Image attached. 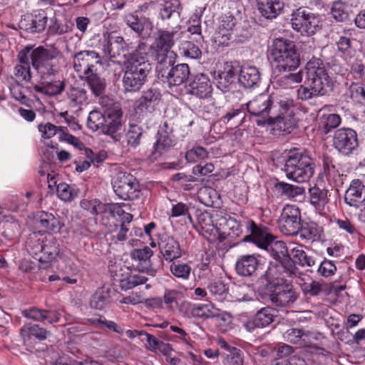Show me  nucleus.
Instances as JSON below:
<instances>
[{
    "label": "nucleus",
    "mask_w": 365,
    "mask_h": 365,
    "mask_svg": "<svg viewBox=\"0 0 365 365\" xmlns=\"http://www.w3.org/2000/svg\"><path fill=\"white\" fill-rule=\"evenodd\" d=\"M128 48L127 43L116 31L103 32L101 49L104 56L113 62L123 63V88L127 92H135L143 86L151 70L147 58L149 48L141 43L127 56Z\"/></svg>",
    "instance_id": "1"
},
{
    "label": "nucleus",
    "mask_w": 365,
    "mask_h": 365,
    "mask_svg": "<svg viewBox=\"0 0 365 365\" xmlns=\"http://www.w3.org/2000/svg\"><path fill=\"white\" fill-rule=\"evenodd\" d=\"M60 57V51L55 48H44L39 46L31 53V63L41 77V86L38 91L41 93L56 96L63 91V81L55 78L61 71Z\"/></svg>",
    "instance_id": "2"
},
{
    "label": "nucleus",
    "mask_w": 365,
    "mask_h": 365,
    "mask_svg": "<svg viewBox=\"0 0 365 365\" xmlns=\"http://www.w3.org/2000/svg\"><path fill=\"white\" fill-rule=\"evenodd\" d=\"M304 84L297 91L299 99L307 101L325 95L331 89L332 81L319 59L309 61L305 67Z\"/></svg>",
    "instance_id": "3"
},
{
    "label": "nucleus",
    "mask_w": 365,
    "mask_h": 365,
    "mask_svg": "<svg viewBox=\"0 0 365 365\" xmlns=\"http://www.w3.org/2000/svg\"><path fill=\"white\" fill-rule=\"evenodd\" d=\"M182 32L179 28L172 31L159 30L158 37L152 47L148 46V52L151 51V56L156 61V71L165 76V69L171 67L175 63L176 54L171 51L175 41L181 38Z\"/></svg>",
    "instance_id": "4"
},
{
    "label": "nucleus",
    "mask_w": 365,
    "mask_h": 365,
    "mask_svg": "<svg viewBox=\"0 0 365 365\" xmlns=\"http://www.w3.org/2000/svg\"><path fill=\"white\" fill-rule=\"evenodd\" d=\"M122 111L118 105L113 109L108 108L106 115L98 110H93L88 114L87 126L93 130H101V133L109 135L115 141L120 140L118 131L121 128Z\"/></svg>",
    "instance_id": "5"
},
{
    "label": "nucleus",
    "mask_w": 365,
    "mask_h": 365,
    "mask_svg": "<svg viewBox=\"0 0 365 365\" xmlns=\"http://www.w3.org/2000/svg\"><path fill=\"white\" fill-rule=\"evenodd\" d=\"M246 228L249 235L243 238L244 242H252L258 247L269 251L276 259H280L289 254V245L287 247L282 241H274L270 234L253 221L247 222Z\"/></svg>",
    "instance_id": "6"
},
{
    "label": "nucleus",
    "mask_w": 365,
    "mask_h": 365,
    "mask_svg": "<svg viewBox=\"0 0 365 365\" xmlns=\"http://www.w3.org/2000/svg\"><path fill=\"white\" fill-rule=\"evenodd\" d=\"M284 170L287 178L297 182L308 181L314 173L312 159L297 149L289 151Z\"/></svg>",
    "instance_id": "7"
},
{
    "label": "nucleus",
    "mask_w": 365,
    "mask_h": 365,
    "mask_svg": "<svg viewBox=\"0 0 365 365\" xmlns=\"http://www.w3.org/2000/svg\"><path fill=\"white\" fill-rule=\"evenodd\" d=\"M269 58L279 71H292L299 66V57L292 41L276 38L269 48Z\"/></svg>",
    "instance_id": "8"
},
{
    "label": "nucleus",
    "mask_w": 365,
    "mask_h": 365,
    "mask_svg": "<svg viewBox=\"0 0 365 365\" xmlns=\"http://www.w3.org/2000/svg\"><path fill=\"white\" fill-rule=\"evenodd\" d=\"M291 22L293 29L308 36L314 34L322 27L320 16L304 8L292 14Z\"/></svg>",
    "instance_id": "9"
},
{
    "label": "nucleus",
    "mask_w": 365,
    "mask_h": 365,
    "mask_svg": "<svg viewBox=\"0 0 365 365\" xmlns=\"http://www.w3.org/2000/svg\"><path fill=\"white\" fill-rule=\"evenodd\" d=\"M112 185L115 193L125 200H135L140 193L139 184L136 179L132 175L126 173H117L112 180Z\"/></svg>",
    "instance_id": "10"
},
{
    "label": "nucleus",
    "mask_w": 365,
    "mask_h": 365,
    "mask_svg": "<svg viewBox=\"0 0 365 365\" xmlns=\"http://www.w3.org/2000/svg\"><path fill=\"white\" fill-rule=\"evenodd\" d=\"M334 148L342 155L356 154L359 148L356 132L349 128H341L334 131L332 138Z\"/></svg>",
    "instance_id": "11"
},
{
    "label": "nucleus",
    "mask_w": 365,
    "mask_h": 365,
    "mask_svg": "<svg viewBox=\"0 0 365 365\" xmlns=\"http://www.w3.org/2000/svg\"><path fill=\"white\" fill-rule=\"evenodd\" d=\"M247 107L251 115L261 118L257 120V123L259 125H263L267 121L270 120V113L276 106H273V102L268 95L261 94L249 101Z\"/></svg>",
    "instance_id": "12"
},
{
    "label": "nucleus",
    "mask_w": 365,
    "mask_h": 365,
    "mask_svg": "<svg viewBox=\"0 0 365 365\" xmlns=\"http://www.w3.org/2000/svg\"><path fill=\"white\" fill-rule=\"evenodd\" d=\"M280 230L286 235H297L301 228V212L295 205H287L280 215Z\"/></svg>",
    "instance_id": "13"
},
{
    "label": "nucleus",
    "mask_w": 365,
    "mask_h": 365,
    "mask_svg": "<svg viewBox=\"0 0 365 365\" xmlns=\"http://www.w3.org/2000/svg\"><path fill=\"white\" fill-rule=\"evenodd\" d=\"M51 9H38L31 14H26L21 16L19 26L21 29L29 33H41L46 27L49 14Z\"/></svg>",
    "instance_id": "14"
},
{
    "label": "nucleus",
    "mask_w": 365,
    "mask_h": 365,
    "mask_svg": "<svg viewBox=\"0 0 365 365\" xmlns=\"http://www.w3.org/2000/svg\"><path fill=\"white\" fill-rule=\"evenodd\" d=\"M73 68L80 78L92 73V68L96 63H101L100 55L95 51L84 50L73 56Z\"/></svg>",
    "instance_id": "15"
},
{
    "label": "nucleus",
    "mask_w": 365,
    "mask_h": 365,
    "mask_svg": "<svg viewBox=\"0 0 365 365\" xmlns=\"http://www.w3.org/2000/svg\"><path fill=\"white\" fill-rule=\"evenodd\" d=\"M38 131L41 137L45 139L51 138L55 135H58L60 141H66L74 145L80 147L81 143L79 139L67 132V128L64 127H57L51 123H41L38 126Z\"/></svg>",
    "instance_id": "16"
},
{
    "label": "nucleus",
    "mask_w": 365,
    "mask_h": 365,
    "mask_svg": "<svg viewBox=\"0 0 365 365\" xmlns=\"http://www.w3.org/2000/svg\"><path fill=\"white\" fill-rule=\"evenodd\" d=\"M190 308L189 316H192V318L199 319H210L221 317L223 320L230 319V315L226 312H222L220 309L215 307V306L210 302L206 304H187Z\"/></svg>",
    "instance_id": "17"
},
{
    "label": "nucleus",
    "mask_w": 365,
    "mask_h": 365,
    "mask_svg": "<svg viewBox=\"0 0 365 365\" xmlns=\"http://www.w3.org/2000/svg\"><path fill=\"white\" fill-rule=\"evenodd\" d=\"M273 304L279 307H286L293 304L297 294L289 284L277 282L269 295Z\"/></svg>",
    "instance_id": "18"
},
{
    "label": "nucleus",
    "mask_w": 365,
    "mask_h": 365,
    "mask_svg": "<svg viewBox=\"0 0 365 365\" xmlns=\"http://www.w3.org/2000/svg\"><path fill=\"white\" fill-rule=\"evenodd\" d=\"M124 21L138 36L141 38L150 36L153 29V23L148 18L145 16L139 17L135 14L125 15Z\"/></svg>",
    "instance_id": "19"
},
{
    "label": "nucleus",
    "mask_w": 365,
    "mask_h": 365,
    "mask_svg": "<svg viewBox=\"0 0 365 365\" xmlns=\"http://www.w3.org/2000/svg\"><path fill=\"white\" fill-rule=\"evenodd\" d=\"M153 255V250L147 246L143 249H135L130 254L132 260L135 262V265L139 272H145L154 276L156 271L152 267L150 259Z\"/></svg>",
    "instance_id": "20"
},
{
    "label": "nucleus",
    "mask_w": 365,
    "mask_h": 365,
    "mask_svg": "<svg viewBox=\"0 0 365 365\" xmlns=\"http://www.w3.org/2000/svg\"><path fill=\"white\" fill-rule=\"evenodd\" d=\"M266 124L272 125V130L275 134L289 133L297 125V120L292 115L288 114L279 115L277 116H270V120L267 121Z\"/></svg>",
    "instance_id": "21"
},
{
    "label": "nucleus",
    "mask_w": 365,
    "mask_h": 365,
    "mask_svg": "<svg viewBox=\"0 0 365 365\" xmlns=\"http://www.w3.org/2000/svg\"><path fill=\"white\" fill-rule=\"evenodd\" d=\"M190 93L199 98L210 96L212 88L208 77L202 73L195 76L189 84Z\"/></svg>",
    "instance_id": "22"
},
{
    "label": "nucleus",
    "mask_w": 365,
    "mask_h": 365,
    "mask_svg": "<svg viewBox=\"0 0 365 365\" xmlns=\"http://www.w3.org/2000/svg\"><path fill=\"white\" fill-rule=\"evenodd\" d=\"M34 49L26 48L19 53V63L14 67V74L17 81L29 82L31 80V74L29 65V59Z\"/></svg>",
    "instance_id": "23"
},
{
    "label": "nucleus",
    "mask_w": 365,
    "mask_h": 365,
    "mask_svg": "<svg viewBox=\"0 0 365 365\" xmlns=\"http://www.w3.org/2000/svg\"><path fill=\"white\" fill-rule=\"evenodd\" d=\"M165 69V76L167 78L169 86H177L182 84L187 81L190 75V68L186 63L178 64L176 66L173 67L170 69ZM159 75H162L161 73H158Z\"/></svg>",
    "instance_id": "24"
},
{
    "label": "nucleus",
    "mask_w": 365,
    "mask_h": 365,
    "mask_svg": "<svg viewBox=\"0 0 365 365\" xmlns=\"http://www.w3.org/2000/svg\"><path fill=\"white\" fill-rule=\"evenodd\" d=\"M240 68L238 65L231 63H226L224 66V71L218 74L217 86L222 92H226L230 86L235 82L236 76L240 74Z\"/></svg>",
    "instance_id": "25"
},
{
    "label": "nucleus",
    "mask_w": 365,
    "mask_h": 365,
    "mask_svg": "<svg viewBox=\"0 0 365 365\" xmlns=\"http://www.w3.org/2000/svg\"><path fill=\"white\" fill-rule=\"evenodd\" d=\"M36 224L42 232H58L61 228V223L52 213L42 212L36 218Z\"/></svg>",
    "instance_id": "26"
},
{
    "label": "nucleus",
    "mask_w": 365,
    "mask_h": 365,
    "mask_svg": "<svg viewBox=\"0 0 365 365\" xmlns=\"http://www.w3.org/2000/svg\"><path fill=\"white\" fill-rule=\"evenodd\" d=\"M259 13L266 19L276 18L284 7L282 0H256Z\"/></svg>",
    "instance_id": "27"
},
{
    "label": "nucleus",
    "mask_w": 365,
    "mask_h": 365,
    "mask_svg": "<svg viewBox=\"0 0 365 365\" xmlns=\"http://www.w3.org/2000/svg\"><path fill=\"white\" fill-rule=\"evenodd\" d=\"M250 220H245L243 222L238 221L235 217L228 216L222 217L220 220V226L222 227L225 232H227V235L231 237H237L242 233V227L245 228L246 235H249L247 231L246 222Z\"/></svg>",
    "instance_id": "28"
},
{
    "label": "nucleus",
    "mask_w": 365,
    "mask_h": 365,
    "mask_svg": "<svg viewBox=\"0 0 365 365\" xmlns=\"http://www.w3.org/2000/svg\"><path fill=\"white\" fill-rule=\"evenodd\" d=\"M239 83L245 88H254L260 81V73L258 68L253 66H243L239 74Z\"/></svg>",
    "instance_id": "29"
},
{
    "label": "nucleus",
    "mask_w": 365,
    "mask_h": 365,
    "mask_svg": "<svg viewBox=\"0 0 365 365\" xmlns=\"http://www.w3.org/2000/svg\"><path fill=\"white\" fill-rule=\"evenodd\" d=\"M160 99V93L155 89H148L143 92L138 101L136 109L141 112H152Z\"/></svg>",
    "instance_id": "30"
},
{
    "label": "nucleus",
    "mask_w": 365,
    "mask_h": 365,
    "mask_svg": "<svg viewBox=\"0 0 365 365\" xmlns=\"http://www.w3.org/2000/svg\"><path fill=\"white\" fill-rule=\"evenodd\" d=\"M309 201L318 212L319 217L323 218L324 210L325 205L327 204L329 199L327 197V190L325 189H320L317 186L310 187L309 190Z\"/></svg>",
    "instance_id": "31"
},
{
    "label": "nucleus",
    "mask_w": 365,
    "mask_h": 365,
    "mask_svg": "<svg viewBox=\"0 0 365 365\" xmlns=\"http://www.w3.org/2000/svg\"><path fill=\"white\" fill-rule=\"evenodd\" d=\"M364 185L359 180H353L344 195V202L351 207H358L362 196Z\"/></svg>",
    "instance_id": "32"
},
{
    "label": "nucleus",
    "mask_w": 365,
    "mask_h": 365,
    "mask_svg": "<svg viewBox=\"0 0 365 365\" xmlns=\"http://www.w3.org/2000/svg\"><path fill=\"white\" fill-rule=\"evenodd\" d=\"M176 144V139L171 133L161 132L158 133V138L154 145L153 158L157 159L159 156L168 151Z\"/></svg>",
    "instance_id": "33"
},
{
    "label": "nucleus",
    "mask_w": 365,
    "mask_h": 365,
    "mask_svg": "<svg viewBox=\"0 0 365 365\" xmlns=\"http://www.w3.org/2000/svg\"><path fill=\"white\" fill-rule=\"evenodd\" d=\"M257 266L258 261L255 255H243L236 262V270L239 274L248 277L255 272Z\"/></svg>",
    "instance_id": "34"
},
{
    "label": "nucleus",
    "mask_w": 365,
    "mask_h": 365,
    "mask_svg": "<svg viewBox=\"0 0 365 365\" xmlns=\"http://www.w3.org/2000/svg\"><path fill=\"white\" fill-rule=\"evenodd\" d=\"M59 253L58 244L56 239L52 235L45 237L43 250L38 257L41 262L47 263L56 259Z\"/></svg>",
    "instance_id": "35"
},
{
    "label": "nucleus",
    "mask_w": 365,
    "mask_h": 365,
    "mask_svg": "<svg viewBox=\"0 0 365 365\" xmlns=\"http://www.w3.org/2000/svg\"><path fill=\"white\" fill-rule=\"evenodd\" d=\"M289 255L292 257L296 263L302 267H312L315 264L314 259L306 254L302 245L294 242L289 243Z\"/></svg>",
    "instance_id": "36"
},
{
    "label": "nucleus",
    "mask_w": 365,
    "mask_h": 365,
    "mask_svg": "<svg viewBox=\"0 0 365 365\" xmlns=\"http://www.w3.org/2000/svg\"><path fill=\"white\" fill-rule=\"evenodd\" d=\"M22 314L28 319L37 322L48 321L49 323H53L57 322L59 319L58 314L57 313L48 312L44 309H38L35 307L23 310Z\"/></svg>",
    "instance_id": "37"
},
{
    "label": "nucleus",
    "mask_w": 365,
    "mask_h": 365,
    "mask_svg": "<svg viewBox=\"0 0 365 365\" xmlns=\"http://www.w3.org/2000/svg\"><path fill=\"white\" fill-rule=\"evenodd\" d=\"M161 253L166 261L172 262L182 256L180 245L173 237L167 238L162 244Z\"/></svg>",
    "instance_id": "38"
},
{
    "label": "nucleus",
    "mask_w": 365,
    "mask_h": 365,
    "mask_svg": "<svg viewBox=\"0 0 365 365\" xmlns=\"http://www.w3.org/2000/svg\"><path fill=\"white\" fill-rule=\"evenodd\" d=\"M118 134L121 137L119 142L123 146L125 143L128 146L135 148L140 143L142 129L137 125H130L124 137L120 133Z\"/></svg>",
    "instance_id": "39"
},
{
    "label": "nucleus",
    "mask_w": 365,
    "mask_h": 365,
    "mask_svg": "<svg viewBox=\"0 0 365 365\" xmlns=\"http://www.w3.org/2000/svg\"><path fill=\"white\" fill-rule=\"evenodd\" d=\"M111 204H103L97 199H83L81 201V207L93 215L103 214L108 217Z\"/></svg>",
    "instance_id": "40"
},
{
    "label": "nucleus",
    "mask_w": 365,
    "mask_h": 365,
    "mask_svg": "<svg viewBox=\"0 0 365 365\" xmlns=\"http://www.w3.org/2000/svg\"><path fill=\"white\" fill-rule=\"evenodd\" d=\"M283 338L287 342L297 344L300 346H307L308 332L302 329H289L283 334Z\"/></svg>",
    "instance_id": "41"
},
{
    "label": "nucleus",
    "mask_w": 365,
    "mask_h": 365,
    "mask_svg": "<svg viewBox=\"0 0 365 365\" xmlns=\"http://www.w3.org/2000/svg\"><path fill=\"white\" fill-rule=\"evenodd\" d=\"M274 316L275 311L274 309L269 307H264L256 313L252 319V323L255 327H265L273 322Z\"/></svg>",
    "instance_id": "42"
},
{
    "label": "nucleus",
    "mask_w": 365,
    "mask_h": 365,
    "mask_svg": "<svg viewBox=\"0 0 365 365\" xmlns=\"http://www.w3.org/2000/svg\"><path fill=\"white\" fill-rule=\"evenodd\" d=\"M110 289L102 287L96 290L90 300L91 307L96 309H103L109 302Z\"/></svg>",
    "instance_id": "43"
},
{
    "label": "nucleus",
    "mask_w": 365,
    "mask_h": 365,
    "mask_svg": "<svg viewBox=\"0 0 365 365\" xmlns=\"http://www.w3.org/2000/svg\"><path fill=\"white\" fill-rule=\"evenodd\" d=\"M46 334L47 331L38 325L25 324L20 331L21 336L25 345H26L31 336L43 340L46 338Z\"/></svg>",
    "instance_id": "44"
},
{
    "label": "nucleus",
    "mask_w": 365,
    "mask_h": 365,
    "mask_svg": "<svg viewBox=\"0 0 365 365\" xmlns=\"http://www.w3.org/2000/svg\"><path fill=\"white\" fill-rule=\"evenodd\" d=\"M323 232L322 226L315 222H309L305 227L300 228L301 237L308 240H320L323 236Z\"/></svg>",
    "instance_id": "45"
},
{
    "label": "nucleus",
    "mask_w": 365,
    "mask_h": 365,
    "mask_svg": "<svg viewBox=\"0 0 365 365\" xmlns=\"http://www.w3.org/2000/svg\"><path fill=\"white\" fill-rule=\"evenodd\" d=\"M69 105L73 108H77L88 103L86 91L83 88H72L68 92Z\"/></svg>",
    "instance_id": "46"
},
{
    "label": "nucleus",
    "mask_w": 365,
    "mask_h": 365,
    "mask_svg": "<svg viewBox=\"0 0 365 365\" xmlns=\"http://www.w3.org/2000/svg\"><path fill=\"white\" fill-rule=\"evenodd\" d=\"M232 33L233 31L226 30L218 26L212 38L215 47L228 46L232 38Z\"/></svg>",
    "instance_id": "47"
},
{
    "label": "nucleus",
    "mask_w": 365,
    "mask_h": 365,
    "mask_svg": "<svg viewBox=\"0 0 365 365\" xmlns=\"http://www.w3.org/2000/svg\"><path fill=\"white\" fill-rule=\"evenodd\" d=\"M38 237V234L35 232L31 234L26 242V246L30 255L38 259V257L41 256L42 250H43L45 240H41Z\"/></svg>",
    "instance_id": "48"
},
{
    "label": "nucleus",
    "mask_w": 365,
    "mask_h": 365,
    "mask_svg": "<svg viewBox=\"0 0 365 365\" xmlns=\"http://www.w3.org/2000/svg\"><path fill=\"white\" fill-rule=\"evenodd\" d=\"M213 217L207 212L200 214L197 217V222L201 229L206 233L215 235L219 232L217 225L214 224Z\"/></svg>",
    "instance_id": "49"
},
{
    "label": "nucleus",
    "mask_w": 365,
    "mask_h": 365,
    "mask_svg": "<svg viewBox=\"0 0 365 365\" xmlns=\"http://www.w3.org/2000/svg\"><path fill=\"white\" fill-rule=\"evenodd\" d=\"M83 78H86L87 83L96 96L102 95L106 88L105 80L101 78L98 75L92 73L84 76Z\"/></svg>",
    "instance_id": "50"
},
{
    "label": "nucleus",
    "mask_w": 365,
    "mask_h": 365,
    "mask_svg": "<svg viewBox=\"0 0 365 365\" xmlns=\"http://www.w3.org/2000/svg\"><path fill=\"white\" fill-rule=\"evenodd\" d=\"M123 207H125V205L121 206L118 204H111L108 217H110L113 219H119L121 222V225H126V223H130L133 220V215L126 212Z\"/></svg>",
    "instance_id": "51"
},
{
    "label": "nucleus",
    "mask_w": 365,
    "mask_h": 365,
    "mask_svg": "<svg viewBox=\"0 0 365 365\" xmlns=\"http://www.w3.org/2000/svg\"><path fill=\"white\" fill-rule=\"evenodd\" d=\"M303 79V72L299 71L294 73L283 75L276 78L277 83L283 88H292L296 84L302 82Z\"/></svg>",
    "instance_id": "52"
},
{
    "label": "nucleus",
    "mask_w": 365,
    "mask_h": 365,
    "mask_svg": "<svg viewBox=\"0 0 365 365\" xmlns=\"http://www.w3.org/2000/svg\"><path fill=\"white\" fill-rule=\"evenodd\" d=\"M276 188L279 192L289 198H294L302 195L304 192V189L302 187L293 185L283 182H278L276 185Z\"/></svg>",
    "instance_id": "53"
},
{
    "label": "nucleus",
    "mask_w": 365,
    "mask_h": 365,
    "mask_svg": "<svg viewBox=\"0 0 365 365\" xmlns=\"http://www.w3.org/2000/svg\"><path fill=\"white\" fill-rule=\"evenodd\" d=\"M209 293L215 300L223 301L226 299L228 289L222 282H214L207 286Z\"/></svg>",
    "instance_id": "54"
},
{
    "label": "nucleus",
    "mask_w": 365,
    "mask_h": 365,
    "mask_svg": "<svg viewBox=\"0 0 365 365\" xmlns=\"http://www.w3.org/2000/svg\"><path fill=\"white\" fill-rule=\"evenodd\" d=\"M179 49L181 54L189 58L197 59L200 58L202 55V52L198 46L191 41L182 42Z\"/></svg>",
    "instance_id": "55"
},
{
    "label": "nucleus",
    "mask_w": 365,
    "mask_h": 365,
    "mask_svg": "<svg viewBox=\"0 0 365 365\" xmlns=\"http://www.w3.org/2000/svg\"><path fill=\"white\" fill-rule=\"evenodd\" d=\"M148 278L140 274H130L120 280V287L127 290L132 289L138 285L145 284Z\"/></svg>",
    "instance_id": "56"
},
{
    "label": "nucleus",
    "mask_w": 365,
    "mask_h": 365,
    "mask_svg": "<svg viewBox=\"0 0 365 365\" xmlns=\"http://www.w3.org/2000/svg\"><path fill=\"white\" fill-rule=\"evenodd\" d=\"M170 270L175 277L187 280L190 277L192 269L188 264L173 262L170 267Z\"/></svg>",
    "instance_id": "57"
},
{
    "label": "nucleus",
    "mask_w": 365,
    "mask_h": 365,
    "mask_svg": "<svg viewBox=\"0 0 365 365\" xmlns=\"http://www.w3.org/2000/svg\"><path fill=\"white\" fill-rule=\"evenodd\" d=\"M56 194L63 201H71L78 195V192L69 185L62 182L56 187Z\"/></svg>",
    "instance_id": "58"
},
{
    "label": "nucleus",
    "mask_w": 365,
    "mask_h": 365,
    "mask_svg": "<svg viewBox=\"0 0 365 365\" xmlns=\"http://www.w3.org/2000/svg\"><path fill=\"white\" fill-rule=\"evenodd\" d=\"M207 150L201 146H195L187 150L185 153V159L190 163H195L200 160L207 158Z\"/></svg>",
    "instance_id": "59"
},
{
    "label": "nucleus",
    "mask_w": 365,
    "mask_h": 365,
    "mask_svg": "<svg viewBox=\"0 0 365 365\" xmlns=\"http://www.w3.org/2000/svg\"><path fill=\"white\" fill-rule=\"evenodd\" d=\"M180 4L178 0L166 1L160 9V15L162 19H169L174 12L180 14Z\"/></svg>",
    "instance_id": "60"
},
{
    "label": "nucleus",
    "mask_w": 365,
    "mask_h": 365,
    "mask_svg": "<svg viewBox=\"0 0 365 365\" xmlns=\"http://www.w3.org/2000/svg\"><path fill=\"white\" fill-rule=\"evenodd\" d=\"M177 295L178 292L174 289H166L164 292L163 302L170 312H175L178 306Z\"/></svg>",
    "instance_id": "61"
},
{
    "label": "nucleus",
    "mask_w": 365,
    "mask_h": 365,
    "mask_svg": "<svg viewBox=\"0 0 365 365\" xmlns=\"http://www.w3.org/2000/svg\"><path fill=\"white\" fill-rule=\"evenodd\" d=\"M202 11H196L188 20L187 31L192 34H201V16Z\"/></svg>",
    "instance_id": "62"
},
{
    "label": "nucleus",
    "mask_w": 365,
    "mask_h": 365,
    "mask_svg": "<svg viewBox=\"0 0 365 365\" xmlns=\"http://www.w3.org/2000/svg\"><path fill=\"white\" fill-rule=\"evenodd\" d=\"M351 97L365 105V85L359 83H352L349 88Z\"/></svg>",
    "instance_id": "63"
},
{
    "label": "nucleus",
    "mask_w": 365,
    "mask_h": 365,
    "mask_svg": "<svg viewBox=\"0 0 365 365\" xmlns=\"http://www.w3.org/2000/svg\"><path fill=\"white\" fill-rule=\"evenodd\" d=\"M224 364L225 365H243L242 351L237 348H232L231 352L225 358Z\"/></svg>",
    "instance_id": "64"
}]
</instances>
